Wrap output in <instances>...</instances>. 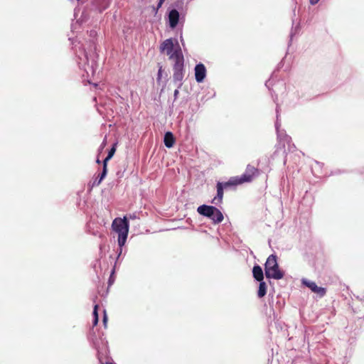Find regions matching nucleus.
Wrapping results in <instances>:
<instances>
[{
	"label": "nucleus",
	"mask_w": 364,
	"mask_h": 364,
	"mask_svg": "<svg viewBox=\"0 0 364 364\" xmlns=\"http://www.w3.org/2000/svg\"><path fill=\"white\" fill-rule=\"evenodd\" d=\"M210 219H211L214 223H220L223 220V215L221 211L216 208L213 216Z\"/></svg>",
	"instance_id": "15"
},
{
	"label": "nucleus",
	"mask_w": 364,
	"mask_h": 364,
	"mask_svg": "<svg viewBox=\"0 0 364 364\" xmlns=\"http://www.w3.org/2000/svg\"><path fill=\"white\" fill-rule=\"evenodd\" d=\"M309 1L311 5H315L319 1V0H309Z\"/></svg>",
	"instance_id": "24"
},
{
	"label": "nucleus",
	"mask_w": 364,
	"mask_h": 364,
	"mask_svg": "<svg viewBox=\"0 0 364 364\" xmlns=\"http://www.w3.org/2000/svg\"><path fill=\"white\" fill-rule=\"evenodd\" d=\"M107 164H103L102 172L101 175L100 176L99 179L97 181H95V183H94L95 184H96L97 186L100 185V183L102 182V181L104 179V178L107 175Z\"/></svg>",
	"instance_id": "17"
},
{
	"label": "nucleus",
	"mask_w": 364,
	"mask_h": 364,
	"mask_svg": "<svg viewBox=\"0 0 364 364\" xmlns=\"http://www.w3.org/2000/svg\"><path fill=\"white\" fill-rule=\"evenodd\" d=\"M258 173L257 168L251 165H247L245 173L242 176L230 178L228 182L225 183V186H237L251 182L255 177L258 176Z\"/></svg>",
	"instance_id": "3"
},
{
	"label": "nucleus",
	"mask_w": 364,
	"mask_h": 364,
	"mask_svg": "<svg viewBox=\"0 0 364 364\" xmlns=\"http://www.w3.org/2000/svg\"><path fill=\"white\" fill-rule=\"evenodd\" d=\"M281 126V123L279 121L278 117L277 118V121L275 122V128L277 133V138L279 143L283 142V146H285V142L289 144L291 141V137L286 134L285 131L280 130L279 127Z\"/></svg>",
	"instance_id": "7"
},
{
	"label": "nucleus",
	"mask_w": 364,
	"mask_h": 364,
	"mask_svg": "<svg viewBox=\"0 0 364 364\" xmlns=\"http://www.w3.org/2000/svg\"><path fill=\"white\" fill-rule=\"evenodd\" d=\"M97 163H98V164L100 163L99 159L97 160Z\"/></svg>",
	"instance_id": "30"
},
{
	"label": "nucleus",
	"mask_w": 364,
	"mask_h": 364,
	"mask_svg": "<svg viewBox=\"0 0 364 364\" xmlns=\"http://www.w3.org/2000/svg\"><path fill=\"white\" fill-rule=\"evenodd\" d=\"M266 293H267V284L264 282L261 281V282H259V289H258V292H257L258 297L259 298L263 297L264 296H265Z\"/></svg>",
	"instance_id": "16"
},
{
	"label": "nucleus",
	"mask_w": 364,
	"mask_h": 364,
	"mask_svg": "<svg viewBox=\"0 0 364 364\" xmlns=\"http://www.w3.org/2000/svg\"><path fill=\"white\" fill-rule=\"evenodd\" d=\"M176 56V60H174L173 63V80L174 82H178V88L181 87L182 85V80L184 76L183 73V63L184 59L183 56L178 55Z\"/></svg>",
	"instance_id": "6"
},
{
	"label": "nucleus",
	"mask_w": 364,
	"mask_h": 364,
	"mask_svg": "<svg viewBox=\"0 0 364 364\" xmlns=\"http://www.w3.org/2000/svg\"><path fill=\"white\" fill-rule=\"evenodd\" d=\"M264 271L267 278L281 279L284 277V272L279 269L277 257L275 255H271L267 257Z\"/></svg>",
	"instance_id": "4"
},
{
	"label": "nucleus",
	"mask_w": 364,
	"mask_h": 364,
	"mask_svg": "<svg viewBox=\"0 0 364 364\" xmlns=\"http://www.w3.org/2000/svg\"><path fill=\"white\" fill-rule=\"evenodd\" d=\"M178 90H176L174 91V96H175V97H176V96L178 95Z\"/></svg>",
	"instance_id": "26"
},
{
	"label": "nucleus",
	"mask_w": 364,
	"mask_h": 364,
	"mask_svg": "<svg viewBox=\"0 0 364 364\" xmlns=\"http://www.w3.org/2000/svg\"><path fill=\"white\" fill-rule=\"evenodd\" d=\"M303 284L309 287L313 292L316 293L320 296H323L326 294V289L318 287L314 282L303 279Z\"/></svg>",
	"instance_id": "9"
},
{
	"label": "nucleus",
	"mask_w": 364,
	"mask_h": 364,
	"mask_svg": "<svg viewBox=\"0 0 364 364\" xmlns=\"http://www.w3.org/2000/svg\"><path fill=\"white\" fill-rule=\"evenodd\" d=\"M129 218L132 219V220L136 219V214L129 215Z\"/></svg>",
	"instance_id": "25"
},
{
	"label": "nucleus",
	"mask_w": 364,
	"mask_h": 364,
	"mask_svg": "<svg viewBox=\"0 0 364 364\" xmlns=\"http://www.w3.org/2000/svg\"><path fill=\"white\" fill-rule=\"evenodd\" d=\"M164 142L167 148H171L175 143V138L171 132H167L164 135Z\"/></svg>",
	"instance_id": "14"
},
{
	"label": "nucleus",
	"mask_w": 364,
	"mask_h": 364,
	"mask_svg": "<svg viewBox=\"0 0 364 364\" xmlns=\"http://www.w3.org/2000/svg\"><path fill=\"white\" fill-rule=\"evenodd\" d=\"M107 364H108V363H107Z\"/></svg>",
	"instance_id": "31"
},
{
	"label": "nucleus",
	"mask_w": 364,
	"mask_h": 364,
	"mask_svg": "<svg viewBox=\"0 0 364 364\" xmlns=\"http://www.w3.org/2000/svg\"><path fill=\"white\" fill-rule=\"evenodd\" d=\"M97 308H98V305L96 304L94 306V310H93V326H96L98 323V314H97Z\"/></svg>",
	"instance_id": "19"
},
{
	"label": "nucleus",
	"mask_w": 364,
	"mask_h": 364,
	"mask_svg": "<svg viewBox=\"0 0 364 364\" xmlns=\"http://www.w3.org/2000/svg\"><path fill=\"white\" fill-rule=\"evenodd\" d=\"M179 20V13L176 9H172L168 14L169 26L171 28H174Z\"/></svg>",
	"instance_id": "11"
},
{
	"label": "nucleus",
	"mask_w": 364,
	"mask_h": 364,
	"mask_svg": "<svg viewBox=\"0 0 364 364\" xmlns=\"http://www.w3.org/2000/svg\"><path fill=\"white\" fill-rule=\"evenodd\" d=\"M252 274H253L254 278L257 281H258V282L263 281L264 274H263L262 269L260 266L255 265L252 269Z\"/></svg>",
	"instance_id": "13"
},
{
	"label": "nucleus",
	"mask_w": 364,
	"mask_h": 364,
	"mask_svg": "<svg viewBox=\"0 0 364 364\" xmlns=\"http://www.w3.org/2000/svg\"><path fill=\"white\" fill-rule=\"evenodd\" d=\"M90 33H91V34H90L91 36H94V35H95V34H96V33H95V31H91V32H90Z\"/></svg>",
	"instance_id": "27"
},
{
	"label": "nucleus",
	"mask_w": 364,
	"mask_h": 364,
	"mask_svg": "<svg viewBox=\"0 0 364 364\" xmlns=\"http://www.w3.org/2000/svg\"><path fill=\"white\" fill-rule=\"evenodd\" d=\"M112 228L118 234V245L122 247L127 241L129 232V223L127 217L115 218L112 222Z\"/></svg>",
	"instance_id": "2"
},
{
	"label": "nucleus",
	"mask_w": 364,
	"mask_h": 364,
	"mask_svg": "<svg viewBox=\"0 0 364 364\" xmlns=\"http://www.w3.org/2000/svg\"><path fill=\"white\" fill-rule=\"evenodd\" d=\"M92 344H93V346L97 350V353H100V343H99L98 341L92 339Z\"/></svg>",
	"instance_id": "20"
},
{
	"label": "nucleus",
	"mask_w": 364,
	"mask_h": 364,
	"mask_svg": "<svg viewBox=\"0 0 364 364\" xmlns=\"http://www.w3.org/2000/svg\"><path fill=\"white\" fill-rule=\"evenodd\" d=\"M215 208H216L214 206L202 205L197 208V211L200 215L210 218L213 216Z\"/></svg>",
	"instance_id": "10"
},
{
	"label": "nucleus",
	"mask_w": 364,
	"mask_h": 364,
	"mask_svg": "<svg viewBox=\"0 0 364 364\" xmlns=\"http://www.w3.org/2000/svg\"><path fill=\"white\" fill-rule=\"evenodd\" d=\"M165 0H159V3L157 4V7H156V10H158L161 6L162 4H164Z\"/></svg>",
	"instance_id": "23"
},
{
	"label": "nucleus",
	"mask_w": 364,
	"mask_h": 364,
	"mask_svg": "<svg viewBox=\"0 0 364 364\" xmlns=\"http://www.w3.org/2000/svg\"><path fill=\"white\" fill-rule=\"evenodd\" d=\"M77 63L79 68L83 69L87 75H93L97 69V55L88 53L85 50H80L77 53Z\"/></svg>",
	"instance_id": "1"
},
{
	"label": "nucleus",
	"mask_w": 364,
	"mask_h": 364,
	"mask_svg": "<svg viewBox=\"0 0 364 364\" xmlns=\"http://www.w3.org/2000/svg\"><path fill=\"white\" fill-rule=\"evenodd\" d=\"M105 140H106V138L104 139V141L102 142V148L105 145Z\"/></svg>",
	"instance_id": "28"
},
{
	"label": "nucleus",
	"mask_w": 364,
	"mask_h": 364,
	"mask_svg": "<svg viewBox=\"0 0 364 364\" xmlns=\"http://www.w3.org/2000/svg\"><path fill=\"white\" fill-rule=\"evenodd\" d=\"M195 77L197 82H203L206 77V68L205 65L200 63L195 67Z\"/></svg>",
	"instance_id": "8"
},
{
	"label": "nucleus",
	"mask_w": 364,
	"mask_h": 364,
	"mask_svg": "<svg viewBox=\"0 0 364 364\" xmlns=\"http://www.w3.org/2000/svg\"><path fill=\"white\" fill-rule=\"evenodd\" d=\"M227 187L228 186H225V183H223L218 182L217 183V196L215 197L214 199L213 200L212 202L213 203L217 205L222 201L223 197V188Z\"/></svg>",
	"instance_id": "12"
},
{
	"label": "nucleus",
	"mask_w": 364,
	"mask_h": 364,
	"mask_svg": "<svg viewBox=\"0 0 364 364\" xmlns=\"http://www.w3.org/2000/svg\"><path fill=\"white\" fill-rule=\"evenodd\" d=\"M161 75H162V69H161V67L159 68V71H158L157 80H159L161 78Z\"/></svg>",
	"instance_id": "21"
},
{
	"label": "nucleus",
	"mask_w": 364,
	"mask_h": 364,
	"mask_svg": "<svg viewBox=\"0 0 364 364\" xmlns=\"http://www.w3.org/2000/svg\"><path fill=\"white\" fill-rule=\"evenodd\" d=\"M102 344L103 346H106L107 342H105V341H102Z\"/></svg>",
	"instance_id": "29"
},
{
	"label": "nucleus",
	"mask_w": 364,
	"mask_h": 364,
	"mask_svg": "<svg viewBox=\"0 0 364 364\" xmlns=\"http://www.w3.org/2000/svg\"><path fill=\"white\" fill-rule=\"evenodd\" d=\"M116 144H114L112 148L109 150L107 157L104 159L103 164H107V162L112 158L116 151Z\"/></svg>",
	"instance_id": "18"
},
{
	"label": "nucleus",
	"mask_w": 364,
	"mask_h": 364,
	"mask_svg": "<svg viewBox=\"0 0 364 364\" xmlns=\"http://www.w3.org/2000/svg\"><path fill=\"white\" fill-rule=\"evenodd\" d=\"M107 322V316L106 315L105 311H104L103 323H104L105 326H106Z\"/></svg>",
	"instance_id": "22"
},
{
	"label": "nucleus",
	"mask_w": 364,
	"mask_h": 364,
	"mask_svg": "<svg viewBox=\"0 0 364 364\" xmlns=\"http://www.w3.org/2000/svg\"><path fill=\"white\" fill-rule=\"evenodd\" d=\"M160 50L162 53H166L167 55H169V58L173 61L176 60V56H183L181 48L178 46L174 49L173 42L171 38L165 40L161 44Z\"/></svg>",
	"instance_id": "5"
}]
</instances>
